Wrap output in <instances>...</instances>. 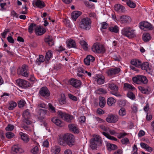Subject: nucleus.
Segmentation results:
<instances>
[{
	"mask_svg": "<svg viewBox=\"0 0 154 154\" xmlns=\"http://www.w3.org/2000/svg\"><path fill=\"white\" fill-rule=\"evenodd\" d=\"M18 72L20 74L25 77H28L29 76V71L28 66L25 64L23 65L20 69L18 70Z\"/></svg>",
	"mask_w": 154,
	"mask_h": 154,
	"instance_id": "obj_10",
	"label": "nucleus"
},
{
	"mask_svg": "<svg viewBox=\"0 0 154 154\" xmlns=\"http://www.w3.org/2000/svg\"><path fill=\"white\" fill-rule=\"evenodd\" d=\"M131 20V18L129 16L127 15L122 16L120 18V21L122 23H128Z\"/></svg>",
	"mask_w": 154,
	"mask_h": 154,
	"instance_id": "obj_16",
	"label": "nucleus"
},
{
	"mask_svg": "<svg viewBox=\"0 0 154 154\" xmlns=\"http://www.w3.org/2000/svg\"><path fill=\"white\" fill-rule=\"evenodd\" d=\"M116 102V100L112 97H109L107 101V104L109 106H111Z\"/></svg>",
	"mask_w": 154,
	"mask_h": 154,
	"instance_id": "obj_43",
	"label": "nucleus"
},
{
	"mask_svg": "<svg viewBox=\"0 0 154 154\" xmlns=\"http://www.w3.org/2000/svg\"><path fill=\"white\" fill-rule=\"evenodd\" d=\"M96 93L98 94H105L107 92L106 90L100 88H99L96 91Z\"/></svg>",
	"mask_w": 154,
	"mask_h": 154,
	"instance_id": "obj_48",
	"label": "nucleus"
},
{
	"mask_svg": "<svg viewBox=\"0 0 154 154\" xmlns=\"http://www.w3.org/2000/svg\"><path fill=\"white\" fill-rule=\"evenodd\" d=\"M139 90L143 94H148L150 92L151 89L149 87L147 86L146 88L142 87L139 86L138 87Z\"/></svg>",
	"mask_w": 154,
	"mask_h": 154,
	"instance_id": "obj_24",
	"label": "nucleus"
},
{
	"mask_svg": "<svg viewBox=\"0 0 154 154\" xmlns=\"http://www.w3.org/2000/svg\"><path fill=\"white\" fill-rule=\"evenodd\" d=\"M51 121L58 126L62 127L64 126L63 122L56 117L52 118Z\"/></svg>",
	"mask_w": 154,
	"mask_h": 154,
	"instance_id": "obj_25",
	"label": "nucleus"
},
{
	"mask_svg": "<svg viewBox=\"0 0 154 154\" xmlns=\"http://www.w3.org/2000/svg\"><path fill=\"white\" fill-rule=\"evenodd\" d=\"M52 52L51 51H48L46 53L45 56L46 59L48 61L52 56Z\"/></svg>",
	"mask_w": 154,
	"mask_h": 154,
	"instance_id": "obj_45",
	"label": "nucleus"
},
{
	"mask_svg": "<svg viewBox=\"0 0 154 154\" xmlns=\"http://www.w3.org/2000/svg\"><path fill=\"white\" fill-rule=\"evenodd\" d=\"M118 120V116L115 115L111 114L108 116L106 119V122L109 123H114Z\"/></svg>",
	"mask_w": 154,
	"mask_h": 154,
	"instance_id": "obj_13",
	"label": "nucleus"
},
{
	"mask_svg": "<svg viewBox=\"0 0 154 154\" xmlns=\"http://www.w3.org/2000/svg\"><path fill=\"white\" fill-rule=\"evenodd\" d=\"M26 102L23 100H21L18 102V106L19 108L23 107L24 106Z\"/></svg>",
	"mask_w": 154,
	"mask_h": 154,
	"instance_id": "obj_55",
	"label": "nucleus"
},
{
	"mask_svg": "<svg viewBox=\"0 0 154 154\" xmlns=\"http://www.w3.org/2000/svg\"><path fill=\"white\" fill-rule=\"evenodd\" d=\"M99 99L100 100L99 103V106L102 108L104 107L106 103V101L105 98L103 97H99Z\"/></svg>",
	"mask_w": 154,
	"mask_h": 154,
	"instance_id": "obj_38",
	"label": "nucleus"
},
{
	"mask_svg": "<svg viewBox=\"0 0 154 154\" xmlns=\"http://www.w3.org/2000/svg\"><path fill=\"white\" fill-rule=\"evenodd\" d=\"M121 142L123 144L127 145L129 143V141L127 137H125L121 140Z\"/></svg>",
	"mask_w": 154,
	"mask_h": 154,
	"instance_id": "obj_56",
	"label": "nucleus"
},
{
	"mask_svg": "<svg viewBox=\"0 0 154 154\" xmlns=\"http://www.w3.org/2000/svg\"><path fill=\"white\" fill-rule=\"evenodd\" d=\"M108 26V24L105 22L102 23L101 28L102 29H106Z\"/></svg>",
	"mask_w": 154,
	"mask_h": 154,
	"instance_id": "obj_64",
	"label": "nucleus"
},
{
	"mask_svg": "<svg viewBox=\"0 0 154 154\" xmlns=\"http://www.w3.org/2000/svg\"><path fill=\"white\" fill-rule=\"evenodd\" d=\"M95 79L99 85L103 84L105 81V77L101 75H97L95 77Z\"/></svg>",
	"mask_w": 154,
	"mask_h": 154,
	"instance_id": "obj_17",
	"label": "nucleus"
},
{
	"mask_svg": "<svg viewBox=\"0 0 154 154\" xmlns=\"http://www.w3.org/2000/svg\"><path fill=\"white\" fill-rule=\"evenodd\" d=\"M95 60V58L91 55H88L84 60L85 64L87 65H90L91 62L92 63Z\"/></svg>",
	"mask_w": 154,
	"mask_h": 154,
	"instance_id": "obj_19",
	"label": "nucleus"
},
{
	"mask_svg": "<svg viewBox=\"0 0 154 154\" xmlns=\"http://www.w3.org/2000/svg\"><path fill=\"white\" fill-rule=\"evenodd\" d=\"M45 61V59L43 56L42 55H39V57L36 61L35 63L38 65H40L43 62Z\"/></svg>",
	"mask_w": 154,
	"mask_h": 154,
	"instance_id": "obj_35",
	"label": "nucleus"
},
{
	"mask_svg": "<svg viewBox=\"0 0 154 154\" xmlns=\"http://www.w3.org/2000/svg\"><path fill=\"white\" fill-rule=\"evenodd\" d=\"M122 34L129 38H134L136 36L135 30L130 27H127L122 29Z\"/></svg>",
	"mask_w": 154,
	"mask_h": 154,
	"instance_id": "obj_2",
	"label": "nucleus"
},
{
	"mask_svg": "<svg viewBox=\"0 0 154 154\" xmlns=\"http://www.w3.org/2000/svg\"><path fill=\"white\" fill-rule=\"evenodd\" d=\"M140 28L141 29H143V28H145L149 30H152L153 27L152 25L147 22H143L141 23Z\"/></svg>",
	"mask_w": 154,
	"mask_h": 154,
	"instance_id": "obj_21",
	"label": "nucleus"
},
{
	"mask_svg": "<svg viewBox=\"0 0 154 154\" xmlns=\"http://www.w3.org/2000/svg\"><path fill=\"white\" fill-rule=\"evenodd\" d=\"M141 69L143 70H145L147 71L149 69V64L148 62H145L143 63H141L140 66Z\"/></svg>",
	"mask_w": 154,
	"mask_h": 154,
	"instance_id": "obj_36",
	"label": "nucleus"
},
{
	"mask_svg": "<svg viewBox=\"0 0 154 154\" xmlns=\"http://www.w3.org/2000/svg\"><path fill=\"white\" fill-rule=\"evenodd\" d=\"M23 122L27 125H30L31 124V122L29 119V118H24Z\"/></svg>",
	"mask_w": 154,
	"mask_h": 154,
	"instance_id": "obj_61",
	"label": "nucleus"
},
{
	"mask_svg": "<svg viewBox=\"0 0 154 154\" xmlns=\"http://www.w3.org/2000/svg\"><path fill=\"white\" fill-rule=\"evenodd\" d=\"M36 25L33 23H32L28 27V31L30 33H32V32L33 30L34 29H35V28L37 27Z\"/></svg>",
	"mask_w": 154,
	"mask_h": 154,
	"instance_id": "obj_40",
	"label": "nucleus"
},
{
	"mask_svg": "<svg viewBox=\"0 0 154 154\" xmlns=\"http://www.w3.org/2000/svg\"><path fill=\"white\" fill-rule=\"evenodd\" d=\"M17 82L18 86L23 88H28L30 86V84L29 82L21 79H18Z\"/></svg>",
	"mask_w": 154,
	"mask_h": 154,
	"instance_id": "obj_12",
	"label": "nucleus"
},
{
	"mask_svg": "<svg viewBox=\"0 0 154 154\" xmlns=\"http://www.w3.org/2000/svg\"><path fill=\"white\" fill-rule=\"evenodd\" d=\"M46 32L45 29L40 26H37L35 28V32L36 34L38 35H41L44 34Z\"/></svg>",
	"mask_w": 154,
	"mask_h": 154,
	"instance_id": "obj_18",
	"label": "nucleus"
},
{
	"mask_svg": "<svg viewBox=\"0 0 154 154\" xmlns=\"http://www.w3.org/2000/svg\"><path fill=\"white\" fill-rule=\"evenodd\" d=\"M58 116L67 122H70L73 119V116L61 111L59 110L57 112Z\"/></svg>",
	"mask_w": 154,
	"mask_h": 154,
	"instance_id": "obj_6",
	"label": "nucleus"
},
{
	"mask_svg": "<svg viewBox=\"0 0 154 154\" xmlns=\"http://www.w3.org/2000/svg\"><path fill=\"white\" fill-rule=\"evenodd\" d=\"M10 32V30L8 29H6L5 30L4 32L1 34V36L3 38H5L6 35L7 33Z\"/></svg>",
	"mask_w": 154,
	"mask_h": 154,
	"instance_id": "obj_59",
	"label": "nucleus"
},
{
	"mask_svg": "<svg viewBox=\"0 0 154 154\" xmlns=\"http://www.w3.org/2000/svg\"><path fill=\"white\" fill-rule=\"evenodd\" d=\"M124 87H125L128 89H130L132 90H134L135 88L133 87L131 85L128 83H125L124 84Z\"/></svg>",
	"mask_w": 154,
	"mask_h": 154,
	"instance_id": "obj_47",
	"label": "nucleus"
},
{
	"mask_svg": "<svg viewBox=\"0 0 154 154\" xmlns=\"http://www.w3.org/2000/svg\"><path fill=\"white\" fill-rule=\"evenodd\" d=\"M142 38L144 42H147L151 40V37L149 33H144L143 35Z\"/></svg>",
	"mask_w": 154,
	"mask_h": 154,
	"instance_id": "obj_32",
	"label": "nucleus"
},
{
	"mask_svg": "<svg viewBox=\"0 0 154 154\" xmlns=\"http://www.w3.org/2000/svg\"><path fill=\"white\" fill-rule=\"evenodd\" d=\"M66 144L69 147H72L75 144V138L74 136L71 134H66Z\"/></svg>",
	"mask_w": 154,
	"mask_h": 154,
	"instance_id": "obj_8",
	"label": "nucleus"
},
{
	"mask_svg": "<svg viewBox=\"0 0 154 154\" xmlns=\"http://www.w3.org/2000/svg\"><path fill=\"white\" fill-rule=\"evenodd\" d=\"M108 29L109 30L112 32L117 33L119 32V27L117 25L110 26Z\"/></svg>",
	"mask_w": 154,
	"mask_h": 154,
	"instance_id": "obj_34",
	"label": "nucleus"
},
{
	"mask_svg": "<svg viewBox=\"0 0 154 154\" xmlns=\"http://www.w3.org/2000/svg\"><path fill=\"white\" fill-rule=\"evenodd\" d=\"M80 44L82 48L85 50H87L88 49V44L84 40H82L80 42Z\"/></svg>",
	"mask_w": 154,
	"mask_h": 154,
	"instance_id": "obj_42",
	"label": "nucleus"
},
{
	"mask_svg": "<svg viewBox=\"0 0 154 154\" xmlns=\"http://www.w3.org/2000/svg\"><path fill=\"white\" fill-rule=\"evenodd\" d=\"M23 116L24 118H30L31 115L28 109H27L23 112Z\"/></svg>",
	"mask_w": 154,
	"mask_h": 154,
	"instance_id": "obj_41",
	"label": "nucleus"
},
{
	"mask_svg": "<svg viewBox=\"0 0 154 154\" xmlns=\"http://www.w3.org/2000/svg\"><path fill=\"white\" fill-rule=\"evenodd\" d=\"M91 21L89 18H85L80 21L79 26L82 29L88 30L91 27Z\"/></svg>",
	"mask_w": 154,
	"mask_h": 154,
	"instance_id": "obj_3",
	"label": "nucleus"
},
{
	"mask_svg": "<svg viewBox=\"0 0 154 154\" xmlns=\"http://www.w3.org/2000/svg\"><path fill=\"white\" fill-rule=\"evenodd\" d=\"M127 5L131 8H134L136 7V4L130 0L127 1Z\"/></svg>",
	"mask_w": 154,
	"mask_h": 154,
	"instance_id": "obj_49",
	"label": "nucleus"
},
{
	"mask_svg": "<svg viewBox=\"0 0 154 154\" xmlns=\"http://www.w3.org/2000/svg\"><path fill=\"white\" fill-rule=\"evenodd\" d=\"M49 109L51 110V111L53 112L54 113L55 112V109L51 103H49Z\"/></svg>",
	"mask_w": 154,
	"mask_h": 154,
	"instance_id": "obj_62",
	"label": "nucleus"
},
{
	"mask_svg": "<svg viewBox=\"0 0 154 154\" xmlns=\"http://www.w3.org/2000/svg\"><path fill=\"white\" fill-rule=\"evenodd\" d=\"M12 152L14 154L20 153L21 152L22 149L17 145H14L11 148Z\"/></svg>",
	"mask_w": 154,
	"mask_h": 154,
	"instance_id": "obj_31",
	"label": "nucleus"
},
{
	"mask_svg": "<svg viewBox=\"0 0 154 154\" xmlns=\"http://www.w3.org/2000/svg\"><path fill=\"white\" fill-rule=\"evenodd\" d=\"M11 15L14 17H15L17 18L18 17L19 14L14 10H12L11 11Z\"/></svg>",
	"mask_w": 154,
	"mask_h": 154,
	"instance_id": "obj_63",
	"label": "nucleus"
},
{
	"mask_svg": "<svg viewBox=\"0 0 154 154\" xmlns=\"http://www.w3.org/2000/svg\"><path fill=\"white\" fill-rule=\"evenodd\" d=\"M92 51L95 53H100L105 52V49L101 44L97 42L94 43L92 48Z\"/></svg>",
	"mask_w": 154,
	"mask_h": 154,
	"instance_id": "obj_5",
	"label": "nucleus"
},
{
	"mask_svg": "<svg viewBox=\"0 0 154 154\" xmlns=\"http://www.w3.org/2000/svg\"><path fill=\"white\" fill-rule=\"evenodd\" d=\"M14 128V126L10 124H9L5 128L7 131H12Z\"/></svg>",
	"mask_w": 154,
	"mask_h": 154,
	"instance_id": "obj_53",
	"label": "nucleus"
},
{
	"mask_svg": "<svg viewBox=\"0 0 154 154\" xmlns=\"http://www.w3.org/2000/svg\"><path fill=\"white\" fill-rule=\"evenodd\" d=\"M20 136L21 138L24 142L27 143L29 140V138L28 137V135L22 132L20 133Z\"/></svg>",
	"mask_w": 154,
	"mask_h": 154,
	"instance_id": "obj_29",
	"label": "nucleus"
},
{
	"mask_svg": "<svg viewBox=\"0 0 154 154\" xmlns=\"http://www.w3.org/2000/svg\"><path fill=\"white\" fill-rule=\"evenodd\" d=\"M69 129L74 133H79V132L77 125L74 124H69L68 125Z\"/></svg>",
	"mask_w": 154,
	"mask_h": 154,
	"instance_id": "obj_22",
	"label": "nucleus"
},
{
	"mask_svg": "<svg viewBox=\"0 0 154 154\" xmlns=\"http://www.w3.org/2000/svg\"><path fill=\"white\" fill-rule=\"evenodd\" d=\"M103 140L98 135L94 134L90 140L91 147L93 149H96L97 148L102 145Z\"/></svg>",
	"mask_w": 154,
	"mask_h": 154,
	"instance_id": "obj_1",
	"label": "nucleus"
},
{
	"mask_svg": "<svg viewBox=\"0 0 154 154\" xmlns=\"http://www.w3.org/2000/svg\"><path fill=\"white\" fill-rule=\"evenodd\" d=\"M119 115L121 116H124L126 114L125 110L124 108H121L119 111Z\"/></svg>",
	"mask_w": 154,
	"mask_h": 154,
	"instance_id": "obj_50",
	"label": "nucleus"
},
{
	"mask_svg": "<svg viewBox=\"0 0 154 154\" xmlns=\"http://www.w3.org/2000/svg\"><path fill=\"white\" fill-rule=\"evenodd\" d=\"M108 88L109 89L112 91H118V87L116 84L113 82V80L110 81L107 84Z\"/></svg>",
	"mask_w": 154,
	"mask_h": 154,
	"instance_id": "obj_15",
	"label": "nucleus"
},
{
	"mask_svg": "<svg viewBox=\"0 0 154 154\" xmlns=\"http://www.w3.org/2000/svg\"><path fill=\"white\" fill-rule=\"evenodd\" d=\"M131 63L133 65L137 67H140L141 64V62L139 60L137 59H134L132 60L131 61Z\"/></svg>",
	"mask_w": 154,
	"mask_h": 154,
	"instance_id": "obj_30",
	"label": "nucleus"
},
{
	"mask_svg": "<svg viewBox=\"0 0 154 154\" xmlns=\"http://www.w3.org/2000/svg\"><path fill=\"white\" fill-rule=\"evenodd\" d=\"M132 79L134 83L139 85L146 84L148 82L146 77L142 75H137L133 77Z\"/></svg>",
	"mask_w": 154,
	"mask_h": 154,
	"instance_id": "obj_4",
	"label": "nucleus"
},
{
	"mask_svg": "<svg viewBox=\"0 0 154 154\" xmlns=\"http://www.w3.org/2000/svg\"><path fill=\"white\" fill-rule=\"evenodd\" d=\"M40 107L43 108H47V106L43 103H38L37 105V108H39Z\"/></svg>",
	"mask_w": 154,
	"mask_h": 154,
	"instance_id": "obj_57",
	"label": "nucleus"
},
{
	"mask_svg": "<svg viewBox=\"0 0 154 154\" xmlns=\"http://www.w3.org/2000/svg\"><path fill=\"white\" fill-rule=\"evenodd\" d=\"M14 136V134L11 132H9L6 133V137L8 139H11Z\"/></svg>",
	"mask_w": 154,
	"mask_h": 154,
	"instance_id": "obj_51",
	"label": "nucleus"
},
{
	"mask_svg": "<svg viewBox=\"0 0 154 154\" xmlns=\"http://www.w3.org/2000/svg\"><path fill=\"white\" fill-rule=\"evenodd\" d=\"M82 14V12L80 11H74L72 13L71 17L72 19L75 21Z\"/></svg>",
	"mask_w": 154,
	"mask_h": 154,
	"instance_id": "obj_27",
	"label": "nucleus"
},
{
	"mask_svg": "<svg viewBox=\"0 0 154 154\" xmlns=\"http://www.w3.org/2000/svg\"><path fill=\"white\" fill-rule=\"evenodd\" d=\"M51 152L54 154H58L60 151V148L59 146H55L51 149Z\"/></svg>",
	"mask_w": 154,
	"mask_h": 154,
	"instance_id": "obj_37",
	"label": "nucleus"
},
{
	"mask_svg": "<svg viewBox=\"0 0 154 154\" xmlns=\"http://www.w3.org/2000/svg\"><path fill=\"white\" fill-rule=\"evenodd\" d=\"M67 46L69 48H76V43L74 40L70 39L67 40L66 42Z\"/></svg>",
	"mask_w": 154,
	"mask_h": 154,
	"instance_id": "obj_28",
	"label": "nucleus"
},
{
	"mask_svg": "<svg viewBox=\"0 0 154 154\" xmlns=\"http://www.w3.org/2000/svg\"><path fill=\"white\" fill-rule=\"evenodd\" d=\"M127 96L131 100H134L135 98L134 94L131 92H129L127 94Z\"/></svg>",
	"mask_w": 154,
	"mask_h": 154,
	"instance_id": "obj_54",
	"label": "nucleus"
},
{
	"mask_svg": "<svg viewBox=\"0 0 154 154\" xmlns=\"http://www.w3.org/2000/svg\"><path fill=\"white\" fill-rule=\"evenodd\" d=\"M115 10L118 13H122L125 11L124 7L120 4L116 5L114 6Z\"/></svg>",
	"mask_w": 154,
	"mask_h": 154,
	"instance_id": "obj_23",
	"label": "nucleus"
},
{
	"mask_svg": "<svg viewBox=\"0 0 154 154\" xmlns=\"http://www.w3.org/2000/svg\"><path fill=\"white\" fill-rule=\"evenodd\" d=\"M120 70V69L119 68H112L108 69L106 72L109 76L113 77L116 74L119 73Z\"/></svg>",
	"mask_w": 154,
	"mask_h": 154,
	"instance_id": "obj_11",
	"label": "nucleus"
},
{
	"mask_svg": "<svg viewBox=\"0 0 154 154\" xmlns=\"http://www.w3.org/2000/svg\"><path fill=\"white\" fill-rule=\"evenodd\" d=\"M45 41L49 46H52L54 44L53 40L49 36H48L45 39Z\"/></svg>",
	"mask_w": 154,
	"mask_h": 154,
	"instance_id": "obj_33",
	"label": "nucleus"
},
{
	"mask_svg": "<svg viewBox=\"0 0 154 154\" xmlns=\"http://www.w3.org/2000/svg\"><path fill=\"white\" fill-rule=\"evenodd\" d=\"M31 152L33 154H38L39 152L38 147L37 146H35L31 150Z\"/></svg>",
	"mask_w": 154,
	"mask_h": 154,
	"instance_id": "obj_52",
	"label": "nucleus"
},
{
	"mask_svg": "<svg viewBox=\"0 0 154 154\" xmlns=\"http://www.w3.org/2000/svg\"><path fill=\"white\" fill-rule=\"evenodd\" d=\"M60 103L61 105L65 104L66 103V98L64 94L61 95L60 99L59 100Z\"/></svg>",
	"mask_w": 154,
	"mask_h": 154,
	"instance_id": "obj_46",
	"label": "nucleus"
},
{
	"mask_svg": "<svg viewBox=\"0 0 154 154\" xmlns=\"http://www.w3.org/2000/svg\"><path fill=\"white\" fill-rule=\"evenodd\" d=\"M37 119L39 120H42L45 118V115L49 112L45 109L36 108L35 109Z\"/></svg>",
	"mask_w": 154,
	"mask_h": 154,
	"instance_id": "obj_7",
	"label": "nucleus"
},
{
	"mask_svg": "<svg viewBox=\"0 0 154 154\" xmlns=\"http://www.w3.org/2000/svg\"><path fill=\"white\" fill-rule=\"evenodd\" d=\"M102 134L107 138L112 140L117 141V139L116 137L110 136L109 134L105 132H102Z\"/></svg>",
	"mask_w": 154,
	"mask_h": 154,
	"instance_id": "obj_39",
	"label": "nucleus"
},
{
	"mask_svg": "<svg viewBox=\"0 0 154 154\" xmlns=\"http://www.w3.org/2000/svg\"><path fill=\"white\" fill-rule=\"evenodd\" d=\"M69 83L71 85L75 88L80 87L82 84L80 80L74 79H71L69 81Z\"/></svg>",
	"mask_w": 154,
	"mask_h": 154,
	"instance_id": "obj_14",
	"label": "nucleus"
},
{
	"mask_svg": "<svg viewBox=\"0 0 154 154\" xmlns=\"http://www.w3.org/2000/svg\"><path fill=\"white\" fill-rule=\"evenodd\" d=\"M109 146V148H110L111 149L114 150L117 149V146L113 144H108Z\"/></svg>",
	"mask_w": 154,
	"mask_h": 154,
	"instance_id": "obj_60",
	"label": "nucleus"
},
{
	"mask_svg": "<svg viewBox=\"0 0 154 154\" xmlns=\"http://www.w3.org/2000/svg\"><path fill=\"white\" fill-rule=\"evenodd\" d=\"M33 4L39 8H42L45 6L44 2L40 0H36L34 2Z\"/></svg>",
	"mask_w": 154,
	"mask_h": 154,
	"instance_id": "obj_26",
	"label": "nucleus"
},
{
	"mask_svg": "<svg viewBox=\"0 0 154 154\" xmlns=\"http://www.w3.org/2000/svg\"><path fill=\"white\" fill-rule=\"evenodd\" d=\"M66 134L63 135H60L58 139L59 144L60 145L65 146L66 144Z\"/></svg>",
	"mask_w": 154,
	"mask_h": 154,
	"instance_id": "obj_20",
	"label": "nucleus"
},
{
	"mask_svg": "<svg viewBox=\"0 0 154 154\" xmlns=\"http://www.w3.org/2000/svg\"><path fill=\"white\" fill-rule=\"evenodd\" d=\"M38 94L41 97L46 98L50 96V92L47 87H43L40 88Z\"/></svg>",
	"mask_w": 154,
	"mask_h": 154,
	"instance_id": "obj_9",
	"label": "nucleus"
},
{
	"mask_svg": "<svg viewBox=\"0 0 154 154\" xmlns=\"http://www.w3.org/2000/svg\"><path fill=\"white\" fill-rule=\"evenodd\" d=\"M68 96L69 97L71 100H72L74 101H77L78 100V98H77L72 95V94H68Z\"/></svg>",
	"mask_w": 154,
	"mask_h": 154,
	"instance_id": "obj_58",
	"label": "nucleus"
},
{
	"mask_svg": "<svg viewBox=\"0 0 154 154\" xmlns=\"http://www.w3.org/2000/svg\"><path fill=\"white\" fill-rule=\"evenodd\" d=\"M17 106V104L16 102L13 101H11L9 103V106L8 107V109L10 110H12Z\"/></svg>",
	"mask_w": 154,
	"mask_h": 154,
	"instance_id": "obj_44",
	"label": "nucleus"
}]
</instances>
